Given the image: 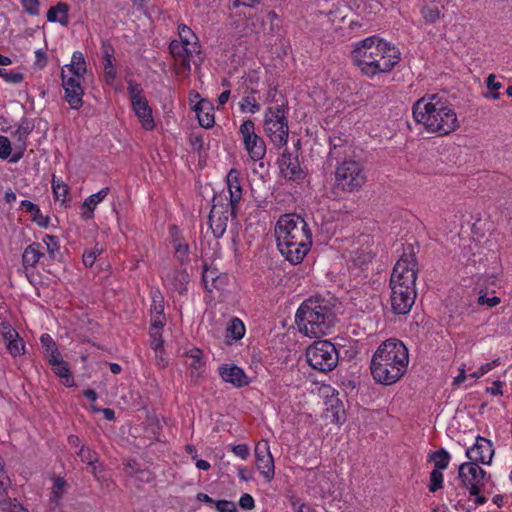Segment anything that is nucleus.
<instances>
[{
  "mask_svg": "<svg viewBox=\"0 0 512 512\" xmlns=\"http://www.w3.org/2000/svg\"><path fill=\"white\" fill-rule=\"evenodd\" d=\"M150 342L151 347L154 349L155 353L163 352V339L162 334L158 330L150 329Z\"/></svg>",
  "mask_w": 512,
  "mask_h": 512,
  "instance_id": "obj_43",
  "label": "nucleus"
},
{
  "mask_svg": "<svg viewBox=\"0 0 512 512\" xmlns=\"http://www.w3.org/2000/svg\"><path fill=\"white\" fill-rule=\"evenodd\" d=\"M309 365L320 372L333 370L339 360L336 347L328 340L316 341L306 351Z\"/></svg>",
  "mask_w": 512,
  "mask_h": 512,
  "instance_id": "obj_10",
  "label": "nucleus"
},
{
  "mask_svg": "<svg viewBox=\"0 0 512 512\" xmlns=\"http://www.w3.org/2000/svg\"><path fill=\"white\" fill-rule=\"evenodd\" d=\"M417 280V261L414 254H404L396 262L390 285L415 288Z\"/></svg>",
  "mask_w": 512,
  "mask_h": 512,
  "instance_id": "obj_14",
  "label": "nucleus"
},
{
  "mask_svg": "<svg viewBox=\"0 0 512 512\" xmlns=\"http://www.w3.org/2000/svg\"><path fill=\"white\" fill-rule=\"evenodd\" d=\"M2 511L5 512H29L23 505L17 500H2Z\"/></svg>",
  "mask_w": 512,
  "mask_h": 512,
  "instance_id": "obj_44",
  "label": "nucleus"
},
{
  "mask_svg": "<svg viewBox=\"0 0 512 512\" xmlns=\"http://www.w3.org/2000/svg\"><path fill=\"white\" fill-rule=\"evenodd\" d=\"M351 57L362 74L372 78L390 72L399 63L400 52L382 38L369 36L354 44Z\"/></svg>",
  "mask_w": 512,
  "mask_h": 512,
  "instance_id": "obj_3",
  "label": "nucleus"
},
{
  "mask_svg": "<svg viewBox=\"0 0 512 512\" xmlns=\"http://www.w3.org/2000/svg\"><path fill=\"white\" fill-rule=\"evenodd\" d=\"M40 342L44 348V354L50 352L51 350L57 349V345L54 339L49 334H42L40 337Z\"/></svg>",
  "mask_w": 512,
  "mask_h": 512,
  "instance_id": "obj_49",
  "label": "nucleus"
},
{
  "mask_svg": "<svg viewBox=\"0 0 512 512\" xmlns=\"http://www.w3.org/2000/svg\"><path fill=\"white\" fill-rule=\"evenodd\" d=\"M494 450L492 443L483 437H477L474 445L466 450V456L470 462L476 464H490Z\"/></svg>",
  "mask_w": 512,
  "mask_h": 512,
  "instance_id": "obj_20",
  "label": "nucleus"
},
{
  "mask_svg": "<svg viewBox=\"0 0 512 512\" xmlns=\"http://www.w3.org/2000/svg\"><path fill=\"white\" fill-rule=\"evenodd\" d=\"M43 244L46 247L47 252L51 258L55 257L56 252L59 250V241L55 236L45 235L42 239Z\"/></svg>",
  "mask_w": 512,
  "mask_h": 512,
  "instance_id": "obj_42",
  "label": "nucleus"
},
{
  "mask_svg": "<svg viewBox=\"0 0 512 512\" xmlns=\"http://www.w3.org/2000/svg\"><path fill=\"white\" fill-rule=\"evenodd\" d=\"M47 55L42 49L35 51V65L39 68H44L47 65Z\"/></svg>",
  "mask_w": 512,
  "mask_h": 512,
  "instance_id": "obj_55",
  "label": "nucleus"
},
{
  "mask_svg": "<svg viewBox=\"0 0 512 512\" xmlns=\"http://www.w3.org/2000/svg\"><path fill=\"white\" fill-rule=\"evenodd\" d=\"M231 451L242 460H246L250 455V449L247 444H238L231 447Z\"/></svg>",
  "mask_w": 512,
  "mask_h": 512,
  "instance_id": "obj_50",
  "label": "nucleus"
},
{
  "mask_svg": "<svg viewBox=\"0 0 512 512\" xmlns=\"http://www.w3.org/2000/svg\"><path fill=\"white\" fill-rule=\"evenodd\" d=\"M239 505L242 509L251 510L255 506L253 497L250 494H243L239 499Z\"/></svg>",
  "mask_w": 512,
  "mask_h": 512,
  "instance_id": "obj_54",
  "label": "nucleus"
},
{
  "mask_svg": "<svg viewBox=\"0 0 512 512\" xmlns=\"http://www.w3.org/2000/svg\"><path fill=\"white\" fill-rule=\"evenodd\" d=\"M195 465L199 470H203V471H207L211 467L210 463L203 459H197L195 462Z\"/></svg>",
  "mask_w": 512,
  "mask_h": 512,
  "instance_id": "obj_63",
  "label": "nucleus"
},
{
  "mask_svg": "<svg viewBox=\"0 0 512 512\" xmlns=\"http://www.w3.org/2000/svg\"><path fill=\"white\" fill-rule=\"evenodd\" d=\"M68 5L63 2H59L57 5L52 6L47 11V20L49 22H58L61 25H67L68 23Z\"/></svg>",
  "mask_w": 512,
  "mask_h": 512,
  "instance_id": "obj_31",
  "label": "nucleus"
},
{
  "mask_svg": "<svg viewBox=\"0 0 512 512\" xmlns=\"http://www.w3.org/2000/svg\"><path fill=\"white\" fill-rule=\"evenodd\" d=\"M320 395L324 398L325 409L321 415L322 419L329 423L341 426L346 421V411L339 392L332 386H321Z\"/></svg>",
  "mask_w": 512,
  "mask_h": 512,
  "instance_id": "obj_13",
  "label": "nucleus"
},
{
  "mask_svg": "<svg viewBox=\"0 0 512 512\" xmlns=\"http://www.w3.org/2000/svg\"><path fill=\"white\" fill-rule=\"evenodd\" d=\"M178 228L173 226L171 228V235L173 236V247L175 251L176 258L184 263L188 261L189 257V246L185 242L182 241L178 236Z\"/></svg>",
  "mask_w": 512,
  "mask_h": 512,
  "instance_id": "obj_32",
  "label": "nucleus"
},
{
  "mask_svg": "<svg viewBox=\"0 0 512 512\" xmlns=\"http://www.w3.org/2000/svg\"><path fill=\"white\" fill-rule=\"evenodd\" d=\"M20 207L23 211L30 213L31 216L39 212V207L29 200H23L20 203Z\"/></svg>",
  "mask_w": 512,
  "mask_h": 512,
  "instance_id": "obj_56",
  "label": "nucleus"
},
{
  "mask_svg": "<svg viewBox=\"0 0 512 512\" xmlns=\"http://www.w3.org/2000/svg\"><path fill=\"white\" fill-rule=\"evenodd\" d=\"M28 133L24 129H17L12 139L2 136V160L8 159L11 163L18 162L27 149Z\"/></svg>",
  "mask_w": 512,
  "mask_h": 512,
  "instance_id": "obj_16",
  "label": "nucleus"
},
{
  "mask_svg": "<svg viewBox=\"0 0 512 512\" xmlns=\"http://www.w3.org/2000/svg\"><path fill=\"white\" fill-rule=\"evenodd\" d=\"M237 475L240 480L245 481V482L251 480V478H252V472L247 467H244V466L238 467Z\"/></svg>",
  "mask_w": 512,
  "mask_h": 512,
  "instance_id": "obj_59",
  "label": "nucleus"
},
{
  "mask_svg": "<svg viewBox=\"0 0 512 512\" xmlns=\"http://www.w3.org/2000/svg\"><path fill=\"white\" fill-rule=\"evenodd\" d=\"M179 40H172L169 49L177 62H180L183 69L191 71V65H200L201 45L196 34L185 24L178 25Z\"/></svg>",
  "mask_w": 512,
  "mask_h": 512,
  "instance_id": "obj_7",
  "label": "nucleus"
},
{
  "mask_svg": "<svg viewBox=\"0 0 512 512\" xmlns=\"http://www.w3.org/2000/svg\"><path fill=\"white\" fill-rule=\"evenodd\" d=\"M500 302L501 300L497 296H488L487 294H482L478 297V303L480 305H487L488 307H494Z\"/></svg>",
  "mask_w": 512,
  "mask_h": 512,
  "instance_id": "obj_51",
  "label": "nucleus"
},
{
  "mask_svg": "<svg viewBox=\"0 0 512 512\" xmlns=\"http://www.w3.org/2000/svg\"><path fill=\"white\" fill-rule=\"evenodd\" d=\"M486 85L489 90L499 91L502 88V83L496 80L494 74H490L486 79Z\"/></svg>",
  "mask_w": 512,
  "mask_h": 512,
  "instance_id": "obj_58",
  "label": "nucleus"
},
{
  "mask_svg": "<svg viewBox=\"0 0 512 512\" xmlns=\"http://www.w3.org/2000/svg\"><path fill=\"white\" fill-rule=\"evenodd\" d=\"M217 197H214V204L209 215V226L215 238H220L224 235L228 225L229 215L235 214V208L225 204H218Z\"/></svg>",
  "mask_w": 512,
  "mask_h": 512,
  "instance_id": "obj_18",
  "label": "nucleus"
},
{
  "mask_svg": "<svg viewBox=\"0 0 512 512\" xmlns=\"http://www.w3.org/2000/svg\"><path fill=\"white\" fill-rule=\"evenodd\" d=\"M263 129L274 146L281 148L287 144L289 126L284 104H277L266 109Z\"/></svg>",
  "mask_w": 512,
  "mask_h": 512,
  "instance_id": "obj_8",
  "label": "nucleus"
},
{
  "mask_svg": "<svg viewBox=\"0 0 512 512\" xmlns=\"http://www.w3.org/2000/svg\"><path fill=\"white\" fill-rule=\"evenodd\" d=\"M163 282L168 289L183 294L187 290L189 275L185 270H171L163 276Z\"/></svg>",
  "mask_w": 512,
  "mask_h": 512,
  "instance_id": "obj_24",
  "label": "nucleus"
},
{
  "mask_svg": "<svg viewBox=\"0 0 512 512\" xmlns=\"http://www.w3.org/2000/svg\"><path fill=\"white\" fill-rule=\"evenodd\" d=\"M202 281L205 289L212 292L214 290L223 289L226 282V276L220 275L218 270L214 267L204 266Z\"/></svg>",
  "mask_w": 512,
  "mask_h": 512,
  "instance_id": "obj_29",
  "label": "nucleus"
},
{
  "mask_svg": "<svg viewBox=\"0 0 512 512\" xmlns=\"http://www.w3.org/2000/svg\"><path fill=\"white\" fill-rule=\"evenodd\" d=\"M409 354L397 339H388L379 345L371 360V373L378 384H395L407 371Z\"/></svg>",
  "mask_w": 512,
  "mask_h": 512,
  "instance_id": "obj_4",
  "label": "nucleus"
},
{
  "mask_svg": "<svg viewBox=\"0 0 512 512\" xmlns=\"http://www.w3.org/2000/svg\"><path fill=\"white\" fill-rule=\"evenodd\" d=\"M102 52L104 70L103 77L108 85H113L117 77V71L113 59L114 49L111 45L104 43L102 45Z\"/></svg>",
  "mask_w": 512,
  "mask_h": 512,
  "instance_id": "obj_27",
  "label": "nucleus"
},
{
  "mask_svg": "<svg viewBox=\"0 0 512 512\" xmlns=\"http://www.w3.org/2000/svg\"><path fill=\"white\" fill-rule=\"evenodd\" d=\"M45 357L47 358L51 366H54L56 364L59 365V363L64 361L58 348L56 350H51L50 352L45 353Z\"/></svg>",
  "mask_w": 512,
  "mask_h": 512,
  "instance_id": "obj_53",
  "label": "nucleus"
},
{
  "mask_svg": "<svg viewBox=\"0 0 512 512\" xmlns=\"http://www.w3.org/2000/svg\"><path fill=\"white\" fill-rule=\"evenodd\" d=\"M390 288V302L393 312L398 315L407 314L415 302L416 289L396 285H390Z\"/></svg>",
  "mask_w": 512,
  "mask_h": 512,
  "instance_id": "obj_19",
  "label": "nucleus"
},
{
  "mask_svg": "<svg viewBox=\"0 0 512 512\" xmlns=\"http://www.w3.org/2000/svg\"><path fill=\"white\" fill-rule=\"evenodd\" d=\"M43 256L42 245L40 243H32L24 250L22 259L23 264L27 266H35Z\"/></svg>",
  "mask_w": 512,
  "mask_h": 512,
  "instance_id": "obj_33",
  "label": "nucleus"
},
{
  "mask_svg": "<svg viewBox=\"0 0 512 512\" xmlns=\"http://www.w3.org/2000/svg\"><path fill=\"white\" fill-rule=\"evenodd\" d=\"M77 455L81 458L82 462L87 465H94L98 463L97 453L84 445H82L79 451H77Z\"/></svg>",
  "mask_w": 512,
  "mask_h": 512,
  "instance_id": "obj_39",
  "label": "nucleus"
},
{
  "mask_svg": "<svg viewBox=\"0 0 512 512\" xmlns=\"http://www.w3.org/2000/svg\"><path fill=\"white\" fill-rule=\"evenodd\" d=\"M128 93L133 111L137 116L141 127L146 131H152L156 125L152 108L144 96L142 87L140 84L130 81L128 83Z\"/></svg>",
  "mask_w": 512,
  "mask_h": 512,
  "instance_id": "obj_11",
  "label": "nucleus"
},
{
  "mask_svg": "<svg viewBox=\"0 0 512 512\" xmlns=\"http://www.w3.org/2000/svg\"><path fill=\"white\" fill-rule=\"evenodd\" d=\"M486 471L475 462L462 463L458 468V477L469 494H477L478 488L485 485Z\"/></svg>",
  "mask_w": 512,
  "mask_h": 512,
  "instance_id": "obj_15",
  "label": "nucleus"
},
{
  "mask_svg": "<svg viewBox=\"0 0 512 512\" xmlns=\"http://www.w3.org/2000/svg\"><path fill=\"white\" fill-rule=\"evenodd\" d=\"M21 5L24 11L31 16H37L40 13L39 0H21Z\"/></svg>",
  "mask_w": 512,
  "mask_h": 512,
  "instance_id": "obj_46",
  "label": "nucleus"
},
{
  "mask_svg": "<svg viewBox=\"0 0 512 512\" xmlns=\"http://www.w3.org/2000/svg\"><path fill=\"white\" fill-rule=\"evenodd\" d=\"M366 182V175L360 162L353 159H344L335 170V183L345 192L359 190Z\"/></svg>",
  "mask_w": 512,
  "mask_h": 512,
  "instance_id": "obj_9",
  "label": "nucleus"
},
{
  "mask_svg": "<svg viewBox=\"0 0 512 512\" xmlns=\"http://www.w3.org/2000/svg\"><path fill=\"white\" fill-rule=\"evenodd\" d=\"M186 362L195 371H199L205 364L203 360V352L196 347H193L185 352Z\"/></svg>",
  "mask_w": 512,
  "mask_h": 512,
  "instance_id": "obj_35",
  "label": "nucleus"
},
{
  "mask_svg": "<svg viewBox=\"0 0 512 512\" xmlns=\"http://www.w3.org/2000/svg\"><path fill=\"white\" fill-rule=\"evenodd\" d=\"M238 132L249 158L254 162L262 160L266 155V144L264 139L256 133L255 123L250 119L244 120Z\"/></svg>",
  "mask_w": 512,
  "mask_h": 512,
  "instance_id": "obj_12",
  "label": "nucleus"
},
{
  "mask_svg": "<svg viewBox=\"0 0 512 512\" xmlns=\"http://www.w3.org/2000/svg\"><path fill=\"white\" fill-rule=\"evenodd\" d=\"M443 473L442 470L433 469L430 473V481L428 485V489L430 492L434 493L437 490L443 487Z\"/></svg>",
  "mask_w": 512,
  "mask_h": 512,
  "instance_id": "obj_40",
  "label": "nucleus"
},
{
  "mask_svg": "<svg viewBox=\"0 0 512 512\" xmlns=\"http://www.w3.org/2000/svg\"><path fill=\"white\" fill-rule=\"evenodd\" d=\"M101 254V249H99L98 247H95L94 249L90 250V251H86L84 254H83V264L86 266V267H92L93 264L95 263L97 257Z\"/></svg>",
  "mask_w": 512,
  "mask_h": 512,
  "instance_id": "obj_47",
  "label": "nucleus"
},
{
  "mask_svg": "<svg viewBox=\"0 0 512 512\" xmlns=\"http://www.w3.org/2000/svg\"><path fill=\"white\" fill-rule=\"evenodd\" d=\"M52 189H53L55 199L57 201H61L62 203H64L66 201V197L68 194L67 185L64 182H62L61 180L53 179Z\"/></svg>",
  "mask_w": 512,
  "mask_h": 512,
  "instance_id": "obj_41",
  "label": "nucleus"
},
{
  "mask_svg": "<svg viewBox=\"0 0 512 512\" xmlns=\"http://www.w3.org/2000/svg\"><path fill=\"white\" fill-rule=\"evenodd\" d=\"M245 333L246 328L243 321L238 317L231 318L225 330L227 343L231 344L232 341L241 340L245 336Z\"/></svg>",
  "mask_w": 512,
  "mask_h": 512,
  "instance_id": "obj_30",
  "label": "nucleus"
},
{
  "mask_svg": "<svg viewBox=\"0 0 512 512\" xmlns=\"http://www.w3.org/2000/svg\"><path fill=\"white\" fill-rule=\"evenodd\" d=\"M221 379L230 384H248L244 371L235 364H223L218 368Z\"/></svg>",
  "mask_w": 512,
  "mask_h": 512,
  "instance_id": "obj_26",
  "label": "nucleus"
},
{
  "mask_svg": "<svg viewBox=\"0 0 512 512\" xmlns=\"http://www.w3.org/2000/svg\"><path fill=\"white\" fill-rule=\"evenodd\" d=\"M451 456L447 450L441 448L429 454L428 460L434 463V469L445 470L449 466Z\"/></svg>",
  "mask_w": 512,
  "mask_h": 512,
  "instance_id": "obj_34",
  "label": "nucleus"
},
{
  "mask_svg": "<svg viewBox=\"0 0 512 512\" xmlns=\"http://www.w3.org/2000/svg\"><path fill=\"white\" fill-rule=\"evenodd\" d=\"M86 72V61L81 51H74L70 63L64 65L61 69L65 100L71 109L78 110L83 105V82Z\"/></svg>",
  "mask_w": 512,
  "mask_h": 512,
  "instance_id": "obj_6",
  "label": "nucleus"
},
{
  "mask_svg": "<svg viewBox=\"0 0 512 512\" xmlns=\"http://www.w3.org/2000/svg\"><path fill=\"white\" fill-rule=\"evenodd\" d=\"M497 366V361H491V362H488V363H485V364H482L480 366V374H486L487 372H489L490 370H492L494 367Z\"/></svg>",
  "mask_w": 512,
  "mask_h": 512,
  "instance_id": "obj_62",
  "label": "nucleus"
},
{
  "mask_svg": "<svg viewBox=\"0 0 512 512\" xmlns=\"http://www.w3.org/2000/svg\"><path fill=\"white\" fill-rule=\"evenodd\" d=\"M23 78V74L19 71H7L2 69V80L9 84H20Z\"/></svg>",
  "mask_w": 512,
  "mask_h": 512,
  "instance_id": "obj_45",
  "label": "nucleus"
},
{
  "mask_svg": "<svg viewBox=\"0 0 512 512\" xmlns=\"http://www.w3.org/2000/svg\"><path fill=\"white\" fill-rule=\"evenodd\" d=\"M416 124L428 134L442 137L456 131L460 124L457 114L448 100L438 94H426L412 105Z\"/></svg>",
  "mask_w": 512,
  "mask_h": 512,
  "instance_id": "obj_1",
  "label": "nucleus"
},
{
  "mask_svg": "<svg viewBox=\"0 0 512 512\" xmlns=\"http://www.w3.org/2000/svg\"><path fill=\"white\" fill-rule=\"evenodd\" d=\"M255 465L260 475L270 482L275 476L274 458L267 440H260L254 449Z\"/></svg>",
  "mask_w": 512,
  "mask_h": 512,
  "instance_id": "obj_17",
  "label": "nucleus"
},
{
  "mask_svg": "<svg viewBox=\"0 0 512 512\" xmlns=\"http://www.w3.org/2000/svg\"><path fill=\"white\" fill-rule=\"evenodd\" d=\"M215 508L218 512H237V506L233 501L218 500L215 502Z\"/></svg>",
  "mask_w": 512,
  "mask_h": 512,
  "instance_id": "obj_48",
  "label": "nucleus"
},
{
  "mask_svg": "<svg viewBox=\"0 0 512 512\" xmlns=\"http://www.w3.org/2000/svg\"><path fill=\"white\" fill-rule=\"evenodd\" d=\"M2 339L8 352L13 356H21L25 353V343L19 333L10 325L2 322Z\"/></svg>",
  "mask_w": 512,
  "mask_h": 512,
  "instance_id": "obj_22",
  "label": "nucleus"
},
{
  "mask_svg": "<svg viewBox=\"0 0 512 512\" xmlns=\"http://www.w3.org/2000/svg\"><path fill=\"white\" fill-rule=\"evenodd\" d=\"M226 187L229 194V203H225L232 208L237 209L243 196L241 183V173L237 169H230L226 175Z\"/></svg>",
  "mask_w": 512,
  "mask_h": 512,
  "instance_id": "obj_21",
  "label": "nucleus"
},
{
  "mask_svg": "<svg viewBox=\"0 0 512 512\" xmlns=\"http://www.w3.org/2000/svg\"><path fill=\"white\" fill-rule=\"evenodd\" d=\"M32 219L38 226L42 228L48 227L50 223V218L46 215H43L40 210L36 215H32Z\"/></svg>",
  "mask_w": 512,
  "mask_h": 512,
  "instance_id": "obj_57",
  "label": "nucleus"
},
{
  "mask_svg": "<svg viewBox=\"0 0 512 512\" xmlns=\"http://www.w3.org/2000/svg\"><path fill=\"white\" fill-rule=\"evenodd\" d=\"M421 14L426 23L433 24L440 19V10L436 5H423Z\"/></svg>",
  "mask_w": 512,
  "mask_h": 512,
  "instance_id": "obj_38",
  "label": "nucleus"
},
{
  "mask_svg": "<svg viewBox=\"0 0 512 512\" xmlns=\"http://www.w3.org/2000/svg\"><path fill=\"white\" fill-rule=\"evenodd\" d=\"M297 512H315L314 509L305 503H300L296 509Z\"/></svg>",
  "mask_w": 512,
  "mask_h": 512,
  "instance_id": "obj_64",
  "label": "nucleus"
},
{
  "mask_svg": "<svg viewBox=\"0 0 512 512\" xmlns=\"http://www.w3.org/2000/svg\"><path fill=\"white\" fill-rule=\"evenodd\" d=\"M282 175L289 180H298L303 177V171L297 157L291 153H283L278 160Z\"/></svg>",
  "mask_w": 512,
  "mask_h": 512,
  "instance_id": "obj_23",
  "label": "nucleus"
},
{
  "mask_svg": "<svg viewBox=\"0 0 512 512\" xmlns=\"http://www.w3.org/2000/svg\"><path fill=\"white\" fill-rule=\"evenodd\" d=\"M194 111L196 112V116L201 127L206 129L213 127L215 123L214 109L209 101L201 99L195 105Z\"/></svg>",
  "mask_w": 512,
  "mask_h": 512,
  "instance_id": "obj_28",
  "label": "nucleus"
},
{
  "mask_svg": "<svg viewBox=\"0 0 512 512\" xmlns=\"http://www.w3.org/2000/svg\"><path fill=\"white\" fill-rule=\"evenodd\" d=\"M239 108L242 112L255 114L260 110V104L253 95H247L239 102Z\"/></svg>",
  "mask_w": 512,
  "mask_h": 512,
  "instance_id": "obj_37",
  "label": "nucleus"
},
{
  "mask_svg": "<svg viewBox=\"0 0 512 512\" xmlns=\"http://www.w3.org/2000/svg\"><path fill=\"white\" fill-rule=\"evenodd\" d=\"M295 321L299 331L305 336L320 338L331 333L336 315L329 300L311 297L299 306Z\"/></svg>",
  "mask_w": 512,
  "mask_h": 512,
  "instance_id": "obj_5",
  "label": "nucleus"
},
{
  "mask_svg": "<svg viewBox=\"0 0 512 512\" xmlns=\"http://www.w3.org/2000/svg\"><path fill=\"white\" fill-rule=\"evenodd\" d=\"M482 488H478L477 494H470V496L474 497V503L476 505H483L487 502V498L481 495Z\"/></svg>",
  "mask_w": 512,
  "mask_h": 512,
  "instance_id": "obj_61",
  "label": "nucleus"
},
{
  "mask_svg": "<svg viewBox=\"0 0 512 512\" xmlns=\"http://www.w3.org/2000/svg\"><path fill=\"white\" fill-rule=\"evenodd\" d=\"M109 190L108 187H104L84 200L80 207V216L83 220L88 221L94 218L96 206L107 197Z\"/></svg>",
  "mask_w": 512,
  "mask_h": 512,
  "instance_id": "obj_25",
  "label": "nucleus"
},
{
  "mask_svg": "<svg viewBox=\"0 0 512 512\" xmlns=\"http://www.w3.org/2000/svg\"><path fill=\"white\" fill-rule=\"evenodd\" d=\"M52 370L61 378H68L70 376V370L65 361L52 366Z\"/></svg>",
  "mask_w": 512,
  "mask_h": 512,
  "instance_id": "obj_52",
  "label": "nucleus"
},
{
  "mask_svg": "<svg viewBox=\"0 0 512 512\" xmlns=\"http://www.w3.org/2000/svg\"><path fill=\"white\" fill-rule=\"evenodd\" d=\"M164 324H165V319H164L163 315L153 316L151 329L160 331L163 328Z\"/></svg>",
  "mask_w": 512,
  "mask_h": 512,
  "instance_id": "obj_60",
  "label": "nucleus"
},
{
  "mask_svg": "<svg viewBox=\"0 0 512 512\" xmlns=\"http://www.w3.org/2000/svg\"><path fill=\"white\" fill-rule=\"evenodd\" d=\"M275 238L280 254L292 265L302 263L312 247L309 225L297 214H285L278 219Z\"/></svg>",
  "mask_w": 512,
  "mask_h": 512,
  "instance_id": "obj_2",
  "label": "nucleus"
},
{
  "mask_svg": "<svg viewBox=\"0 0 512 512\" xmlns=\"http://www.w3.org/2000/svg\"><path fill=\"white\" fill-rule=\"evenodd\" d=\"M66 481L62 477L54 479V483L51 490V502L58 506L60 499L65 493Z\"/></svg>",
  "mask_w": 512,
  "mask_h": 512,
  "instance_id": "obj_36",
  "label": "nucleus"
}]
</instances>
